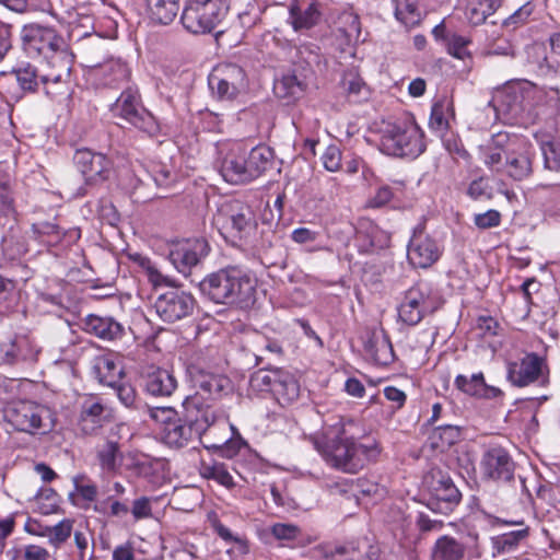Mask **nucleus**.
Segmentation results:
<instances>
[{
  "mask_svg": "<svg viewBox=\"0 0 560 560\" xmlns=\"http://www.w3.org/2000/svg\"><path fill=\"white\" fill-rule=\"evenodd\" d=\"M353 425L352 420L340 421L312 438L315 450L329 467L350 475L358 474L380 454L375 442L365 444L353 436L350 431Z\"/></svg>",
  "mask_w": 560,
  "mask_h": 560,
  "instance_id": "1",
  "label": "nucleus"
},
{
  "mask_svg": "<svg viewBox=\"0 0 560 560\" xmlns=\"http://www.w3.org/2000/svg\"><path fill=\"white\" fill-rule=\"evenodd\" d=\"M479 158L492 173L524 180L533 173L536 150L525 137L500 131L479 145Z\"/></svg>",
  "mask_w": 560,
  "mask_h": 560,
  "instance_id": "2",
  "label": "nucleus"
},
{
  "mask_svg": "<svg viewBox=\"0 0 560 560\" xmlns=\"http://www.w3.org/2000/svg\"><path fill=\"white\" fill-rule=\"evenodd\" d=\"M206 413L185 410L186 420H175L165 423L162 431V440L171 447L182 448L197 440H205L207 448L221 450L222 455L232 458L235 456L241 446L242 441L233 440L230 431H221L220 436L217 435L219 427L217 422L207 418Z\"/></svg>",
  "mask_w": 560,
  "mask_h": 560,
  "instance_id": "3",
  "label": "nucleus"
},
{
  "mask_svg": "<svg viewBox=\"0 0 560 560\" xmlns=\"http://www.w3.org/2000/svg\"><path fill=\"white\" fill-rule=\"evenodd\" d=\"M257 279L240 267L210 273L200 282L203 295L214 303L248 307L255 302Z\"/></svg>",
  "mask_w": 560,
  "mask_h": 560,
  "instance_id": "4",
  "label": "nucleus"
},
{
  "mask_svg": "<svg viewBox=\"0 0 560 560\" xmlns=\"http://www.w3.org/2000/svg\"><path fill=\"white\" fill-rule=\"evenodd\" d=\"M189 373L195 393L186 397L183 402L184 409L194 413L207 412L206 417L217 422L220 431L229 430L234 433L235 428L229 423L226 412L215 405L222 394L231 389V381L224 375L196 368H192Z\"/></svg>",
  "mask_w": 560,
  "mask_h": 560,
  "instance_id": "5",
  "label": "nucleus"
},
{
  "mask_svg": "<svg viewBox=\"0 0 560 560\" xmlns=\"http://www.w3.org/2000/svg\"><path fill=\"white\" fill-rule=\"evenodd\" d=\"M381 132V151L387 155L417 158L425 149L423 131L412 119L387 122Z\"/></svg>",
  "mask_w": 560,
  "mask_h": 560,
  "instance_id": "6",
  "label": "nucleus"
},
{
  "mask_svg": "<svg viewBox=\"0 0 560 560\" xmlns=\"http://www.w3.org/2000/svg\"><path fill=\"white\" fill-rule=\"evenodd\" d=\"M4 421L13 430L30 435L46 434L55 425L51 410L33 400H14L3 409Z\"/></svg>",
  "mask_w": 560,
  "mask_h": 560,
  "instance_id": "7",
  "label": "nucleus"
},
{
  "mask_svg": "<svg viewBox=\"0 0 560 560\" xmlns=\"http://www.w3.org/2000/svg\"><path fill=\"white\" fill-rule=\"evenodd\" d=\"M212 224L225 240L232 242L252 237L257 229L252 207L236 199L224 201L218 208Z\"/></svg>",
  "mask_w": 560,
  "mask_h": 560,
  "instance_id": "8",
  "label": "nucleus"
},
{
  "mask_svg": "<svg viewBox=\"0 0 560 560\" xmlns=\"http://www.w3.org/2000/svg\"><path fill=\"white\" fill-rule=\"evenodd\" d=\"M443 304L441 294L429 283L420 281L406 290L398 305V318L408 326L418 325Z\"/></svg>",
  "mask_w": 560,
  "mask_h": 560,
  "instance_id": "9",
  "label": "nucleus"
},
{
  "mask_svg": "<svg viewBox=\"0 0 560 560\" xmlns=\"http://www.w3.org/2000/svg\"><path fill=\"white\" fill-rule=\"evenodd\" d=\"M73 56L67 46L45 57L39 69V78L45 94L51 100H59L69 94V81Z\"/></svg>",
  "mask_w": 560,
  "mask_h": 560,
  "instance_id": "10",
  "label": "nucleus"
},
{
  "mask_svg": "<svg viewBox=\"0 0 560 560\" xmlns=\"http://www.w3.org/2000/svg\"><path fill=\"white\" fill-rule=\"evenodd\" d=\"M115 116H118L149 136H155L160 131V125L155 117L148 112L140 102L138 92L126 89L121 92L112 107Z\"/></svg>",
  "mask_w": 560,
  "mask_h": 560,
  "instance_id": "11",
  "label": "nucleus"
},
{
  "mask_svg": "<svg viewBox=\"0 0 560 560\" xmlns=\"http://www.w3.org/2000/svg\"><path fill=\"white\" fill-rule=\"evenodd\" d=\"M228 7L222 3L218 5L214 0L191 1L182 14L184 27L194 34H203L212 32L222 21Z\"/></svg>",
  "mask_w": 560,
  "mask_h": 560,
  "instance_id": "12",
  "label": "nucleus"
},
{
  "mask_svg": "<svg viewBox=\"0 0 560 560\" xmlns=\"http://www.w3.org/2000/svg\"><path fill=\"white\" fill-rule=\"evenodd\" d=\"M209 88L221 100H233L247 86L244 70L235 63H220L213 68Z\"/></svg>",
  "mask_w": 560,
  "mask_h": 560,
  "instance_id": "13",
  "label": "nucleus"
},
{
  "mask_svg": "<svg viewBox=\"0 0 560 560\" xmlns=\"http://www.w3.org/2000/svg\"><path fill=\"white\" fill-rule=\"evenodd\" d=\"M209 253V245L203 238H185L170 244L168 260L176 270L185 276Z\"/></svg>",
  "mask_w": 560,
  "mask_h": 560,
  "instance_id": "14",
  "label": "nucleus"
},
{
  "mask_svg": "<svg viewBox=\"0 0 560 560\" xmlns=\"http://www.w3.org/2000/svg\"><path fill=\"white\" fill-rule=\"evenodd\" d=\"M21 37L24 49L31 55L47 57L66 45L63 38L54 28L39 24L25 25Z\"/></svg>",
  "mask_w": 560,
  "mask_h": 560,
  "instance_id": "15",
  "label": "nucleus"
},
{
  "mask_svg": "<svg viewBox=\"0 0 560 560\" xmlns=\"http://www.w3.org/2000/svg\"><path fill=\"white\" fill-rule=\"evenodd\" d=\"M194 306L192 295L179 290L162 293L154 302L156 314L166 323H174L189 316Z\"/></svg>",
  "mask_w": 560,
  "mask_h": 560,
  "instance_id": "16",
  "label": "nucleus"
},
{
  "mask_svg": "<svg viewBox=\"0 0 560 560\" xmlns=\"http://www.w3.org/2000/svg\"><path fill=\"white\" fill-rule=\"evenodd\" d=\"M219 161V172L230 184H244L252 180L247 166V152L240 143H232Z\"/></svg>",
  "mask_w": 560,
  "mask_h": 560,
  "instance_id": "17",
  "label": "nucleus"
},
{
  "mask_svg": "<svg viewBox=\"0 0 560 560\" xmlns=\"http://www.w3.org/2000/svg\"><path fill=\"white\" fill-rule=\"evenodd\" d=\"M73 162L89 184L107 179L112 171V162L104 154L92 152L89 149L77 150Z\"/></svg>",
  "mask_w": 560,
  "mask_h": 560,
  "instance_id": "18",
  "label": "nucleus"
},
{
  "mask_svg": "<svg viewBox=\"0 0 560 560\" xmlns=\"http://www.w3.org/2000/svg\"><path fill=\"white\" fill-rule=\"evenodd\" d=\"M480 468L488 479L510 481L514 477L515 464L506 450L491 446L483 453Z\"/></svg>",
  "mask_w": 560,
  "mask_h": 560,
  "instance_id": "19",
  "label": "nucleus"
},
{
  "mask_svg": "<svg viewBox=\"0 0 560 560\" xmlns=\"http://www.w3.org/2000/svg\"><path fill=\"white\" fill-rule=\"evenodd\" d=\"M442 255L441 245L431 236L416 232L408 245L407 256L409 262L418 268H429Z\"/></svg>",
  "mask_w": 560,
  "mask_h": 560,
  "instance_id": "20",
  "label": "nucleus"
},
{
  "mask_svg": "<svg viewBox=\"0 0 560 560\" xmlns=\"http://www.w3.org/2000/svg\"><path fill=\"white\" fill-rule=\"evenodd\" d=\"M1 352L3 361L8 364H32L37 361L39 348L28 334L21 332L3 342Z\"/></svg>",
  "mask_w": 560,
  "mask_h": 560,
  "instance_id": "21",
  "label": "nucleus"
},
{
  "mask_svg": "<svg viewBox=\"0 0 560 560\" xmlns=\"http://www.w3.org/2000/svg\"><path fill=\"white\" fill-rule=\"evenodd\" d=\"M530 94L532 89L522 84L509 85L497 96L498 108L511 119H521L530 108Z\"/></svg>",
  "mask_w": 560,
  "mask_h": 560,
  "instance_id": "22",
  "label": "nucleus"
},
{
  "mask_svg": "<svg viewBox=\"0 0 560 560\" xmlns=\"http://www.w3.org/2000/svg\"><path fill=\"white\" fill-rule=\"evenodd\" d=\"M462 494L448 477H441L432 485V497L428 503L434 513L447 515L460 502Z\"/></svg>",
  "mask_w": 560,
  "mask_h": 560,
  "instance_id": "23",
  "label": "nucleus"
},
{
  "mask_svg": "<svg viewBox=\"0 0 560 560\" xmlns=\"http://www.w3.org/2000/svg\"><path fill=\"white\" fill-rule=\"evenodd\" d=\"M144 390L154 397H170L177 387V381L168 370L150 365L141 373Z\"/></svg>",
  "mask_w": 560,
  "mask_h": 560,
  "instance_id": "24",
  "label": "nucleus"
},
{
  "mask_svg": "<svg viewBox=\"0 0 560 560\" xmlns=\"http://www.w3.org/2000/svg\"><path fill=\"white\" fill-rule=\"evenodd\" d=\"M541 373L542 360L535 353H528L521 360L511 362L508 369L509 380L518 387L536 382Z\"/></svg>",
  "mask_w": 560,
  "mask_h": 560,
  "instance_id": "25",
  "label": "nucleus"
},
{
  "mask_svg": "<svg viewBox=\"0 0 560 560\" xmlns=\"http://www.w3.org/2000/svg\"><path fill=\"white\" fill-rule=\"evenodd\" d=\"M83 329L103 340H116L122 337L124 326L110 316L90 314L83 319Z\"/></svg>",
  "mask_w": 560,
  "mask_h": 560,
  "instance_id": "26",
  "label": "nucleus"
},
{
  "mask_svg": "<svg viewBox=\"0 0 560 560\" xmlns=\"http://www.w3.org/2000/svg\"><path fill=\"white\" fill-rule=\"evenodd\" d=\"M145 14L154 25H170L178 15L179 0H144Z\"/></svg>",
  "mask_w": 560,
  "mask_h": 560,
  "instance_id": "27",
  "label": "nucleus"
},
{
  "mask_svg": "<svg viewBox=\"0 0 560 560\" xmlns=\"http://www.w3.org/2000/svg\"><path fill=\"white\" fill-rule=\"evenodd\" d=\"M93 373L101 384L116 387L122 376V368L113 354H102L94 359Z\"/></svg>",
  "mask_w": 560,
  "mask_h": 560,
  "instance_id": "28",
  "label": "nucleus"
},
{
  "mask_svg": "<svg viewBox=\"0 0 560 560\" xmlns=\"http://www.w3.org/2000/svg\"><path fill=\"white\" fill-rule=\"evenodd\" d=\"M96 459L101 469L107 474H118L122 453L120 444L114 440H105L96 446Z\"/></svg>",
  "mask_w": 560,
  "mask_h": 560,
  "instance_id": "29",
  "label": "nucleus"
},
{
  "mask_svg": "<svg viewBox=\"0 0 560 560\" xmlns=\"http://www.w3.org/2000/svg\"><path fill=\"white\" fill-rule=\"evenodd\" d=\"M319 18L320 12L316 2L295 3L290 7L289 21L294 31L312 28Z\"/></svg>",
  "mask_w": 560,
  "mask_h": 560,
  "instance_id": "30",
  "label": "nucleus"
},
{
  "mask_svg": "<svg viewBox=\"0 0 560 560\" xmlns=\"http://www.w3.org/2000/svg\"><path fill=\"white\" fill-rule=\"evenodd\" d=\"M503 525L522 526L521 529L502 534L494 540V547L500 553L514 551L520 542L527 538L529 534L528 526H525L523 520H499Z\"/></svg>",
  "mask_w": 560,
  "mask_h": 560,
  "instance_id": "31",
  "label": "nucleus"
},
{
  "mask_svg": "<svg viewBox=\"0 0 560 560\" xmlns=\"http://www.w3.org/2000/svg\"><path fill=\"white\" fill-rule=\"evenodd\" d=\"M548 50L537 60V67L544 75L560 74V31L550 34Z\"/></svg>",
  "mask_w": 560,
  "mask_h": 560,
  "instance_id": "32",
  "label": "nucleus"
},
{
  "mask_svg": "<svg viewBox=\"0 0 560 560\" xmlns=\"http://www.w3.org/2000/svg\"><path fill=\"white\" fill-rule=\"evenodd\" d=\"M465 546L452 536L444 535L436 539L432 548V560H463Z\"/></svg>",
  "mask_w": 560,
  "mask_h": 560,
  "instance_id": "33",
  "label": "nucleus"
},
{
  "mask_svg": "<svg viewBox=\"0 0 560 560\" xmlns=\"http://www.w3.org/2000/svg\"><path fill=\"white\" fill-rule=\"evenodd\" d=\"M366 351L380 365H388L395 358L392 342L384 332L373 334L366 345Z\"/></svg>",
  "mask_w": 560,
  "mask_h": 560,
  "instance_id": "34",
  "label": "nucleus"
},
{
  "mask_svg": "<svg viewBox=\"0 0 560 560\" xmlns=\"http://www.w3.org/2000/svg\"><path fill=\"white\" fill-rule=\"evenodd\" d=\"M374 556L375 550L368 541L339 546L330 552L331 560H373Z\"/></svg>",
  "mask_w": 560,
  "mask_h": 560,
  "instance_id": "35",
  "label": "nucleus"
},
{
  "mask_svg": "<svg viewBox=\"0 0 560 560\" xmlns=\"http://www.w3.org/2000/svg\"><path fill=\"white\" fill-rule=\"evenodd\" d=\"M307 88L305 79L296 73H287L275 83V93L281 98L295 100L303 95Z\"/></svg>",
  "mask_w": 560,
  "mask_h": 560,
  "instance_id": "36",
  "label": "nucleus"
},
{
  "mask_svg": "<svg viewBox=\"0 0 560 560\" xmlns=\"http://www.w3.org/2000/svg\"><path fill=\"white\" fill-rule=\"evenodd\" d=\"M460 435V427L447 423L439 424L430 435L431 445L433 448L445 451L459 441Z\"/></svg>",
  "mask_w": 560,
  "mask_h": 560,
  "instance_id": "37",
  "label": "nucleus"
},
{
  "mask_svg": "<svg viewBox=\"0 0 560 560\" xmlns=\"http://www.w3.org/2000/svg\"><path fill=\"white\" fill-rule=\"evenodd\" d=\"M420 1L421 0H392L397 21L407 27L419 24L421 20L419 9Z\"/></svg>",
  "mask_w": 560,
  "mask_h": 560,
  "instance_id": "38",
  "label": "nucleus"
},
{
  "mask_svg": "<svg viewBox=\"0 0 560 560\" xmlns=\"http://www.w3.org/2000/svg\"><path fill=\"white\" fill-rule=\"evenodd\" d=\"M105 408L100 402L84 404L80 416L81 430L85 434L94 433L105 419Z\"/></svg>",
  "mask_w": 560,
  "mask_h": 560,
  "instance_id": "39",
  "label": "nucleus"
},
{
  "mask_svg": "<svg viewBox=\"0 0 560 560\" xmlns=\"http://www.w3.org/2000/svg\"><path fill=\"white\" fill-rule=\"evenodd\" d=\"M501 5V0H470L466 16L470 24L479 25Z\"/></svg>",
  "mask_w": 560,
  "mask_h": 560,
  "instance_id": "40",
  "label": "nucleus"
},
{
  "mask_svg": "<svg viewBox=\"0 0 560 560\" xmlns=\"http://www.w3.org/2000/svg\"><path fill=\"white\" fill-rule=\"evenodd\" d=\"M72 527L73 521L70 518H63L58 524L54 526H46L42 532H34V534L48 537V540L52 546L59 547L71 536ZM30 532L33 533L31 529Z\"/></svg>",
  "mask_w": 560,
  "mask_h": 560,
  "instance_id": "41",
  "label": "nucleus"
},
{
  "mask_svg": "<svg viewBox=\"0 0 560 560\" xmlns=\"http://www.w3.org/2000/svg\"><path fill=\"white\" fill-rule=\"evenodd\" d=\"M271 152L266 147H256L247 153V166L252 180L265 172L270 164Z\"/></svg>",
  "mask_w": 560,
  "mask_h": 560,
  "instance_id": "42",
  "label": "nucleus"
},
{
  "mask_svg": "<svg viewBox=\"0 0 560 560\" xmlns=\"http://www.w3.org/2000/svg\"><path fill=\"white\" fill-rule=\"evenodd\" d=\"M135 261L141 267V269L145 272V276L149 282L158 288V287H171L173 285V281L168 276H164L155 266L154 262L151 261L150 258L136 255Z\"/></svg>",
  "mask_w": 560,
  "mask_h": 560,
  "instance_id": "43",
  "label": "nucleus"
},
{
  "mask_svg": "<svg viewBox=\"0 0 560 560\" xmlns=\"http://www.w3.org/2000/svg\"><path fill=\"white\" fill-rule=\"evenodd\" d=\"M338 30L349 42L360 40L361 23L359 16L350 11L342 12L338 18Z\"/></svg>",
  "mask_w": 560,
  "mask_h": 560,
  "instance_id": "44",
  "label": "nucleus"
},
{
  "mask_svg": "<svg viewBox=\"0 0 560 560\" xmlns=\"http://www.w3.org/2000/svg\"><path fill=\"white\" fill-rule=\"evenodd\" d=\"M200 475L203 478L214 480L226 488L234 486L233 477L221 463L202 464Z\"/></svg>",
  "mask_w": 560,
  "mask_h": 560,
  "instance_id": "45",
  "label": "nucleus"
},
{
  "mask_svg": "<svg viewBox=\"0 0 560 560\" xmlns=\"http://www.w3.org/2000/svg\"><path fill=\"white\" fill-rule=\"evenodd\" d=\"M14 73L19 85L24 91L35 92L37 91L38 86L42 85L39 70L30 65L23 68H19L14 71Z\"/></svg>",
  "mask_w": 560,
  "mask_h": 560,
  "instance_id": "46",
  "label": "nucleus"
},
{
  "mask_svg": "<svg viewBox=\"0 0 560 560\" xmlns=\"http://www.w3.org/2000/svg\"><path fill=\"white\" fill-rule=\"evenodd\" d=\"M279 385L280 378L266 371H258L250 377V386L256 390H271L276 394L280 392Z\"/></svg>",
  "mask_w": 560,
  "mask_h": 560,
  "instance_id": "47",
  "label": "nucleus"
},
{
  "mask_svg": "<svg viewBox=\"0 0 560 560\" xmlns=\"http://www.w3.org/2000/svg\"><path fill=\"white\" fill-rule=\"evenodd\" d=\"M455 384L460 390L469 395H480L486 386L482 373L474 374L470 378L458 375Z\"/></svg>",
  "mask_w": 560,
  "mask_h": 560,
  "instance_id": "48",
  "label": "nucleus"
},
{
  "mask_svg": "<svg viewBox=\"0 0 560 560\" xmlns=\"http://www.w3.org/2000/svg\"><path fill=\"white\" fill-rule=\"evenodd\" d=\"M213 528L218 536H220L224 541L234 544L240 555L247 553L248 544L246 538L233 535L232 532L219 521L213 522Z\"/></svg>",
  "mask_w": 560,
  "mask_h": 560,
  "instance_id": "49",
  "label": "nucleus"
},
{
  "mask_svg": "<svg viewBox=\"0 0 560 560\" xmlns=\"http://www.w3.org/2000/svg\"><path fill=\"white\" fill-rule=\"evenodd\" d=\"M545 167L560 171V141H550L541 145Z\"/></svg>",
  "mask_w": 560,
  "mask_h": 560,
  "instance_id": "50",
  "label": "nucleus"
},
{
  "mask_svg": "<svg viewBox=\"0 0 560 560\" xmlns=\"http://www.w3.org/2000/svg\"><path fill=\"white\" fill-rule=\"evenodd\" d=\"M470 40L467 37L451 34L446 38L447 51L457 59L464 60L469 57L468 45Z\"/></svg>",
  "mask_w": 560,
  "mask_h": 560,
  "instance_id": "51",
  "label": "nucleus"
},
{
  "mask_svg": "<svg viewBox=\"0 0 560 560\" xmlns=\"http://www.w3.org/2000/svg\"><path fill=\"white\" fill-rule=\"evenodd\" d=\"M448 107V102L445 98L435 102L431 109L430 126L435 130H444L447 128V119L445 113Z\"/></svg>",
  "mask_w": 560,
  "mask_h": 560,
  "instance_id": "52",
  "label": "nucleus"
},
{
  "mask_svg": "<svg viewBox=\"0 0 560 560\" xmlns=\"http://www.w3.org/2000/svg\"><path fill=\"white\" fill-rule=\"evenodd\" d=\"M324 167L329 172H337L341 168L342 154L338 145H328L322 155Z\"/></svg>",
  "mask_w": 560,
  "mask_h": 560,
  "instance_id": "53",
  "label": "nucleus"
},
{
  "mask_svg": "<svg viewBox=\"0 0 560 560\" xmlns=\"http://www.w3.org/2000/svg\"><path fill=\"white\" fill-rule=\"evenodd\" d=\"M342 88L347 92L348 97L357 102V97L361 95L364 90V82L354 73H347L342 79Z\"/></svg>",
  "mask_w": 560,
  "mask_h": 560,
  "instance_id": "54",
  "label": "nucleus"
},
{
  "mask_svg": "<svg viewBox=\"0 0 560 560\" xmlns=\"http://www.w3.org/2000/svg\"><path fill=\"white\" fill-rule=\"evenodd\" d=\"M474 223L481 230L497 228L501 223V213L494 209H490L483 213H477L474 215Z\"/></svg>",
  "mask_w": 560,
  "mask_h": 560,
  "instance_id": "55",
  "label": "nucleus"
},
{
  "mask_svg": "<svg viewBox=\"0 0 560 560\" xmlns=\"http://www.w3.org/2000/svg\"><path fill=\"white\" fill-rule=\"evenodd\" d=\"M75 491L86 501H94L97 495V488L93 482L86 480L85 476L73 478Z\"/></svg>",
  "mask_w": 560,
  "mask_h": 560,
  "instance_id": "56",
  "label": "nucleus"
},
{
  "mask_svg": "<svg viewBox=\"0 0 560 560\" xmlns=\"http://www.w3.org/2000/svg\"><path fill=\"white\" fill-rule=\"evenodd\" d=\"M467 195L472 199H480L482 197L490 199L491 194L489 192L488 180L485 177L472 180L468 186Z\"/></svg>",
  "mask_w": 560,
  "mask_h": 560,
  "instance_id": "57",
  "label": "nucleus"
},
{
  "mask_svg": "<svg viewBox=\"0 0 560 560\" xmlns=\"http://www.w3.org/2000/svg\"><path fill=\"white\" fill-rule=\"evenodd\" d=\"M176 178V174L166 165H155L153 167V179L159 186H170Z\"/></svg>",
  "mask_w": 560,
  "mask_h": 560,
  "instance_id": "58",
  "label": "nucleus"
},
{
  "mask_svg": "<svg viewBox=\"0 0 560 560\" xmlns=\"http://www.w3.org/2000/svg\"><path fill=\"white\" fill-rule=\"evenodd\" d=\"M280 392L277 395H282L288 401L294 400L299 396V385L291 376L280 378Z\"/></svg>",
  "mask_w": 560,
  "mask_h": 560,
  "instance_id": "59",
  "label": "nucleus"
},
{
  "mask_svg": "<svg viewBox=\"0 0 560 560\" xmlns=\"http://www.w3.org/2000/svg\"><path fill=\"white\" fill-rule=\"evenodd\" d=\"M73 538L78 555L81 556V558L89 557L90 551H93V548L90 546L91 537L89 533L75 530Z\"/></svg>",
  "mask_w": 560,
  "mask_h": 560,
  "instance_id": "60",
  "label": "nucleus"
},
{
  "mask_svg": "<svg viewBox=\"0 0 560 560\" xmlns=\"http://www.w3.org/2000/svg\"><path fill=\"white\" fill-rule=\"evenodd\" d=\"M393 198V191L388 186L380 187L375 195L369 199L368 207L370 208H381L388 203Z\"/></svg>",
  "mask_w": 560,
  "mask_h": 560,
  "instance_id": "61",
  "label": "nucleus"
},
{
  "mask_svg": "<svg viewBox=\"0 0 560 560\" xmlns=\"http://www.w3.org/2000/svg\"><path fill=\"white\" fill-rule=\"evenodd\" d=\"M117 392L119 400L126 406L131 407L136 401V390L129 384H120V382L114 387Z\"/></svg>",
  "mask_w": 560,
  "mask_h": 560,
  "instance_id": "62",
  "label": "nucleus"
},
{
  "mask_svg": "<svg viewBox=\"0 0 560 560\" xmlns=\"http://www.w3.org/2000/svg\"><path fill=\"white\" fill-rule=\"evenodd\" d=\"M131 513L136 520L151 516V504L148 498L142 497L133 501Z\"/></svg>",
  "mask_w": 560,
  "mask_h": 560,
  "instance_id": "63",
  "label": "nucleus"
},
{
  "mask_svg": "<svg viewBox=\"0 0 560 560\" xmlns=\"http://www.w3.org/2000/svg\"><path fill=\"white\" fill-rule=\"evenodd\" d=\"M49 552L40 546L27 545L23 548V560H48Z\"/></svg>",
  "mask_w": 560,
  "mask_h": 560,
  "instance_id": "64",
  "label": "nucleus"
}]
</instances>
